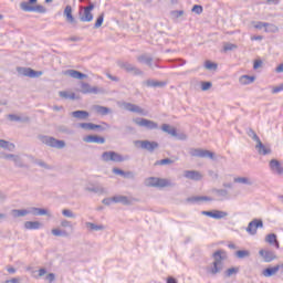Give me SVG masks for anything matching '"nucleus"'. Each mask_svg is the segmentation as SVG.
<instances>
[{"label":"nucleus","instance_id":"nucleus-29","mask_svg":"<svg viewBox=\"0 0 283 283\" xmlns=\"http://www.w3.org/2000/svg\"><path fill=\"white\" fill-rule=\"evenodd\" d=\"M270 168L272 171H276L280 176L283 174L282 164L277 159L270 160Z\"/></svg>","mask_w":283,"mask_h":283},{"label":"nucleus","instance_id":"nucleus-46","mask_svg":"<svg viewBox=\"0 0 283 283\" xmlns=\"http://www.w3.org/2000/svg\"><path fill=\"white\" fill-rule=\"evenodd\" d=\"M30 67H22V66H18L17 67V72L20 76H30Z\"/></svg>","mask_w":283,"mask_h":283},{"label":"nucleus","instance_id":"nucleus-56","mask_svg":"<svg viewBox=\"0 0 283 283\" xmlns=\"http://www.w3.org/2000/svg\"><path fill=\"white\" fill-rule=\"evenodd\" d=\"M0 147L2 149H14V144H9V142H6L4 139H0Z\"/></svg>","mask_w":283,"mask_h":283},{"label":"nucleus","instance_id":"nucleus-27","mask_svg":"<svg viewBox=\"0 0 283 283\" xmlns=\"http://www.w3.org/2000/svg\"><path fill=\"white\" fill-rule=\"evenodd\" d=\"M64 17H66L67 23H71L72 25H76L77 21L74 18V15L72 14V7L71 6L65 7Z\"/></svg>","mask_w":283,"mask_h":283},{"label":"nucleus","instance_id":"nucleus-2","mask_svg":"<svg viewBox=\"0 0 283 283\" xmlns=\"http://www.w3.org/2000/svg\"><path fill=\"white\" fill-rule=\"evenodd\" d=\"M101 160L103 163H125V160H129V156H123L114 150H108L102 154Z\"/></svg>","mask_w":283,"mask_h":283},{"label":"nucleus","instance_id":"nucleus-24","mask_svg":"<svg viewBox=\"0 0 283 283\" xmlns=\"http://www.w3.org/2000/svg\"><path fill=\"white\" fill-rule=\"evenodd\" d=\"M80 21H82V23H90L94 21V14L92 13V11H87V9H84L83 13L80 11Z\"/></svg>","mask_w":283,"mask_h":283},{"label":"nucleus","instance_id":"nucleus-30","mask_svg":"<svg viewBox=\"0 0 283 283\" xmlns=\"http://www.w3.org/2000/svg\"><path fill=\"white\" fill-rule=\"evenodd\" d=\"M85 227L87 229V231H90L91 233L94 231H105V226L103 224H96L94 222H85Z\"/></svg>","mask_w":283,"mask_h":283},{"label":"nucleus","instance_id":"nucleus-12","mask_svg":"<svg viewBox=\"0 0 283 283\" xmlns=\"http://www.w3.org/2000/svg\"><path fill=\"white\" fill-rule=\"evenodd\" d=\"M201 216H207L208 218H213L214 220H222V218H227V216H229V212L222 210H203L201 211Z\"/></svg>","mask_w":283,"mask_h":283},{"label":"nucleus","instance_id":"nucleus-17","mask_svg":"<svg viewBox=\"0 0 283 283\" xmlns=\"http://www.w3.org/2000/svg\"><path fill=\"white\" fill-rule=\"evenodd\" d=\"M254 148L256 149L259 156H269L272 153L271 147L264 145L261 139L259 143H256Z\"/></svg>","mask_w":283,"mask_h":283},{"label":"nucleus","instance_id":"nucleus-35","mask_svg":"<svg viewBox=\"0 0 283 283\" xmlns=\"http://www.w3.org/2000/svg\"><path fill=\"white\" fill-rule=\"evenodd\" d=\"M277 271H280L279 265H275L273 268H266L265 270H263L262 275L264 277H273V275H275Z\"/></svg>","mask_w":283,"mask_h":283},{"label":"nucleus","instance_id":"nucleus-15","mask_svg":"<svg viewBox=\"0 0 283 283\" xmlns=\"http://www.w3.org/2000/svg\"><path fill=\"white\" fill-rule=\"evenodd\" d=\"M184 176L188 180H195L196 182L200 181L203 178L202 174L198 170H185Z\"/></svg>","mask_w":283,"mask_h":283},{"label":"nucleus","instance_id":"nucleus-61","mask_svg":"<svg viewBox=\"0 0 283 283\" xmlns=\"http://www.w3.org/2000/svg\"><path fill=\"white\" fill-rule=\"evenodd\" d=\"M224 52H231L233 50H238V45L232 43H226L223 46Z\"/></svg>","mask_w":283,"mask_h":283},{"label":"nucleus","instance_id":"nucleus-36","mask_svg":"<svg viewBox=\"0 0 283 283\" xmlns=\"http://www.w3.org/2000/svg\"><path fill=\"white\" fill-rule=\"evenodd\" d=\"M265 242L268 244H274L276 249H280V242L277 241V234L270 233L265 237Z\"/></svg>","mask_w":283,"mask_h":283},{"label":"nucleus","instance_id":"nucleus-48","mask_svg":"<svg viewBox=\"0 0 283 283\" xmlns=\"http://www.w3.org/2000/svg\"><path fill=\"white\" fill-rule=\"evenodd\" d=\"M105 21V13H102L97 17L96 22L94 24V30H98L103 25V22Z\"/></svg>","mask_w":283,"mask_h":283},{"label":"nucleus","instance_id":"nucleus-54","mask_svg":"<svg viewBox=\"0 0 283 283\" xmlns=\"http://www.w3.org/2000/svg\"><path fill=\"white\" fill-rule=\"evenodd\" d=\"M169 63H177L172 67H182V65L187 64V61L182 59H175V60H169Z\"/></svg>","mask_w":283,"mask_h":283},{"label":"nucleus","instance_id":"nucleus-6","mask_svg":"<svg viewBox=\"0 0 283 283\" xmlns=\"http://www.w3.org/2000/svg\"><path fill=\"white\" fill-rule=\"evenodd\" d=\"M118 67H120L122 70H125V72H127L128 74H133L134 76H144L145 72H143V70L136 67V65L129 63V62H123L119 61L117 63Z\"/></svg>","mask_w":283,"mask_h":283},{"label":"nucleus","instance_id":"nucleus-40","mask_svg":"<svg viewBox=\"0 0 283 283\" xmlns=\"http://www.w3.org/2000/svg\"><path fill=\"white\" fill-rule=\"evenodd\" d=\"M161 130L165 132V134H168L169 136H176V127L169 125V124H163Z\"/></svg>","mask_w":283,"mask_h":283},{"label":"nucleus","instance_id":"nucleus-45","mask_svg":"<svg viewBox=\"0 0 283 283\" xmlns=\"http://www.w3.org/2000/svg\"><path fill=\"white\" fill-rule=\"evenodd\" d=\"M62 216L64 218H70L72 220L76 219V213H74V211H72L71 209H63L62 210Z\"/></svg>","mask_w":283,"mask_h":283},{"label":"nucleus","instance_id":"nucleus-10","mask_svg":"<svg viewBox=\"0 0 283 283\" xmlns=\"http://www.w3.org/2000/svg\"><path fill=\"white\" fill-rule=\"evenodd\" d=\"M20 8L23 12H39V14H45L48 12V9L41 4L28 6V3H20Z\"/></svg>","mask_w":283,"mask_h":283},{"label":"nucleus","instance_id":"nucleus-11","mask_svg":"<svg viewBox=\"0 0 283 283\" xmlns=\"http://www.w3.org/2000/svg\"><path fill=\"white\" fill-rule=\"evenodd\" d=\"M264 228V221L262 219H253L247 228V231L250 233V235H255L258 233V229Z\"/></svg>","mask_w":283,"mask_h":283},{"label":"nucleus","instance_id":"nucleus-32","mask_svg":"<svg viewBox=\"0 0 283 283\" xmlns=\"http://www.w3.org/2000/svg\"><path fill=\"white\" fill-rule=\"evenodd\" d=\"M157 32L159 34H165V32H167V30H170L171 28L169 27V24L166 21H159L156 23L155 25Z\"/></svg>","mask_w":283,"mask_h":283},{"label":"nucleus","instance_id":"nucleus-49","mask_svg":"<svg viewBox=\"0 0 283 283\" xmlns=\"http://www.w3.org/2000/svg\"><path fill=\"white\" fill-rule=\"evenodd\" d=\"M235 255L239 258V260H244V258H249V255H251V252L248 250H239L235 252Z\"/></svg>","mask_w":283,"mask_h":283},{"label":"nucleus","instance_id":"nucleus-57","mask_svg":"<svg viewBox=\"0 0 283 283\" xmlns=\"http://www.w3.org/2000/svg\"><path fill=\"white\" fill-rule=\"evenodd\" d=\"M39 76H43V71H34L31 69L29 72V78H39Z\"/></svg>","mask_w":283,"mask_h":283},{"label":"nucleus","instance_id":"nucleus-59","mask_svg":"<svg viewBox=\"0 0 283 283\" xmlns=\"http://www.w3.org/2000/svg\"><path fill=\"white\" fill-rule=\"evenodd\" d=\"M60 226L63 229H73L72 221H69L66 219L61 220Z\"/></svg>","mask_w":283,"mask_h":283},{"label":"nucleus","instance_id":"nucleus-58","mask_svg":"<svg viewBox=\"0 0 283 283\" xmlns=\"http://www.w3.org/2000/svg\"><path fill=\"white\" fill-rule=\"evenodd\" d=\"M57 132H60V134H72V130H70V128L65 125H60L56 127Z\"/></svg>","mask_w":283,"mask_h":283},{"label":"nucleus","instance_id":"nucleus-8","mask_svg":"<svg viewBox=\"0 0 283 283\" xmlns=\"http://www.w3.org/2000/svg\"><path fill=\"white\" fill-rule=\"evenodd\" d=\"M133 123L138 127H145L146 129H158V123L147 118H134Z\"/></svg>","mask_w":283,"mask_h":283},{"label":"nucleus","instance_id":"nucleus-60","mask_svg":"<svg viewBox=\"0 0 283 283\" xmlns=\"http://www.w3.org/2000/svg\"><path fill=\"white\" fill-rule=\"evenodd\" d=\"M155 165H174V160L170 159V158H165V159H161V160H157L155 163Z\"/></svg>","mask_w":283,"mask_h":283},{"label":"nucleus","instance_id":"nucleus-21","mask_svg":"<svg viewBox=\"0 0 283 283\" xmlns=\"http://www.w3.org/2000/svg\"><path fill=\"white\" fill-rule=\"evenodd\" d=\"M259 255L263 258L264 262H273V260L277 259L273 251L260 250Z\"/></svg>","mask_w":283,"mask_h":283},{"label":"nucleus","instance_id":"nucleus-47","mask_svg":"<svg viewBox=\"0 0 283 283\" xmlns=\"http://www.w3.org/2000/svg\"><path fill=\"white\" fill-rule=\"evenodd\" d=\"M234 182H239L240 185H253V182L251 181V179L247 178V177H237L234 178Z\"/></svg>","mask_w":283,"mask_h":283},{"label":"nucleus","instance_id":"nucleus-1","mask_svg":"<svg viewBox=\"0 0 283 283\" xmlns=\"http://www.w3.org/2000/svg\"><path fill=\"white\" fill-rule=\"evenodd\" d=\"M213 262L206 268L207 273L209 275H218L222 271H224V261L227 260V252L224 250H217L212 254Z\"/></svg>","mask_w":283,"mask_h":283},{"label":"nucleus","instance_id":"nucleus-25","mask_svg":"<svg viewBox=\"0 0 283 283\" xmlns=\"http://www.w3.org/2000/svg\"><path fill=\"white\" fill-rule=\"evenodd\" d=\"M143 85H146V87H165L167 85V82H160L158 80H146L143 82Z\"/></svg>","mask_w":283,"mask_h":283},{"label":"nucleus","instance_id":"nucleus-31","mask_svg":"<svg viewBox=\"0 0 283 283\" xmlns=\"http://www.w3.org/2000/svg\"><path fill=\"white\" fill-rule=\"evenodd\" d=\"M71 116L78 120H87V118H90V113L87 111H75L71 113Z\"/></svg>","mask_w":283,"mask_h":283},{"label":"nucleus","instance_id":"nucleus-4","mask_svg":"<svg viewBox=\"0 0 283 283\" xmlns=\"http://www.w3.org/2000/svg\"><path fill=\"white\" fill-rule=\"evenodd\" d=\"M80 92L81 94H106L107 91L103 87L92 86L87 82L80 83Z\"/></svg>","mask_w":283,"mask_h":283},{"label":"nucleus","instance_id":"nucleus-5","mask_svg":"<svg viewBox=\"0 0 283 283\" xmlns=\"http://www.w3.org/2000/svg\"><path fill=\"white\" fill-rule=\"evenodd\" d=\"M190 156L193 158H209L210 160H216V153L202 149V148H190Z\"/></svg>","mask_w":283,"mask_h":283},{"label":"nucleus","instance_id":"nucleus-28","mask_svg":"<svg viewBox=\"0 0 283 283\" xmlns=\"http://www.w3.org/2000/svg\"><path fill=\"white\" fill-rule=\"evenodd\" d=\"M137 61L139 63H145V65H148L150 70H154V59L151 56H148L147 54H143L137 57Z\"/></svg>","mask_w":283,"mask_h":283},{"label":"nucleus","instance_id":"nucleus-38","mask_svg":"<svg viewBox=\"0 0 283 283\" xmlns=\"http://www.w3.org/2000/svg\"><path fill=\"white\" fill-rule=\"evenodd\" d=\"M30 214V210L28 209H13L12 216L13 218H25V216Z\"/></svg>","mask_w":283,"mask_h":283},{"label":"nucleus","instance_id":"nucleus-51","mask_svg":"<svg viewBox=\"0 0 283 283\" xmlns=\"http://www.w3.org/2000/svg\"><path fill=\"white\" fill-rule=\"evenodd\" d=\"M205 67H206V70H210L212 72H216V70H218V64L207 60L205 62Z\"/></svg>","mask_w":283,"mask_h":283},{"label":"nucleus","instance_id":"nucleus-44","mask_svg":"<svg viewBox=\"0 0 283 283\" xmlns=\"http://www.w3.org/2000/svg\"><path fill=\"white\" fill-rule=\"evenodd\" d=\"M265 32H270L272 34H277V32H280V28L275 24L269 23L265 27Z\"/></svg>","mask_w":283,"mask_h":283},{"label":"nucleus","instance_id":"nucleus-42","mask_svg":"<svg viewBox=\"0 0 283 283\" xmlns=\"http://www.w3.org/2000/svg\"><path fill=\"white\" fill-rule=\"evenodd\" d=\"M12 161L14 163L15 167H19L20 169H28V165L23 163V159L19 155H17Z\"/></svg>","mask_w":283,"mask_h":283},{"label":"nucleus","instance_id":"nucleus-34","mask_svg":"<svg viewBox=\"0 0 283 283\" xmlns=\"http://www.w3.org/2000/svg\"><path fill=\"white\" fill-rule=\"evenodd\" d=\"M41 227H43V223H41L40 221H25L24 222V229H28L30 231L40 229Z\"/></svg>","mask_w":283,"mask_h":283},{"label":"nucleus","instance_id":"nucleus-7","mask_svg":"<svg viewBox=\"0 0 283 283\" xmlns=\"http://www.w3.org/2000/svg\"><path fill=\"white\" fill-rule=\"evenodd\" d=\"M119 107H122L123 109H126V112H132L133 114H139V116H147V111L129 102L120 103Z\"/></svg>","mask_w":283,"mask_h":283},{"label":"nucleus","instance_id":"nucleus-52","mask_svg":"<svg viewBox=\"0 0 283 283\" xmlns=\"http://www.w3.org/2000/svg\"><path fill=\"white\" fill-rule=\"evenodd\" d=\"M33 164L38 165V167H42V169H52V166L48 165L45 161L41 159H34Z\"/></svg>","mask_w":283,"mask_h":283},{"label":"nucleus","instance_id":"nucleus-33","mask_svg":"<svg viewBox=\"0 0 283 283\" xmlns=\"http://www.w3.org/2000/svg\"><path fill=\"white\" fill-rule=\"evenodd\" d=\"M60 98H64L65 101H76L78 97L76 93H70L67 91H60L59 92Z\"/></svg>","mask_w":283,"mask_h":283},{"label":"nucleus","instance_id":"nucleus-13","mask_svg":"<svg viewBox=\"0 0 283 283\" xmlns=\"http://www.w3.org/2000/svg\"><path fill=\"white\" fill-rule=\"evenodd\" d=\"M113 202L129 207V205H134V202H139V200L136 198H128L127 196L119 195L113 197Z\"/></svg>","mask_w":283,"mask_h":283},{"label":"nucleus","instance_id":"nucleus-62","mask_svg":"<svg viewBox=\"0 0 283 283\" xmlns=\"http://www.w3.org/2000/svg\"><path fill=\"white\" fill-rule=\"evenodd\" d=\"M191 12H195V14H202L203 8L200 4H195L191 9Z\"/></svg>","mask_w":283,"mask_h":283},{"label":"nucleus","instance_id":"nucleus-3","mask_svg":"<svg viewBox=\"0 0 283 283\" xmlns=\"http://www.w3.org/2000/svg\"><path fill=\"white\" fill-rule=\"evenodd\" d=\"M38 138L48 147H53L54 149H65V140L56 139L48 135H39Z\"/></svg>","mask_w":283,"mask_h":283},{"label":"nucleus","instance_id":"nucleus-26","mask_svg":"<svg viewBox=\"0 0 283 283\" xmlns=\"http://www.w3.org/2000/svg\"><path fill=\"white\" fill-rule=\"evenodd\" d=\"M7 118L11 120V123H30V117L28 116H19L15 114H9L7 115Z\"/></svg>","mask_w":283,"mask_h":283},{"label":"nucleus","instance_id":"nucleus-16","mask_svg":"<svg viewBox=\"0 0 283 283\" xmlns=\"http://www.w3.org/2000/svg\"><path fill=\"white\" fill-rule=\"evenodd\" d=\"M85 191H88L90 193H98L99 196L107 193V189L103 188V186L101 185H94V184L86 186Z\"/></svg>","mask_w":283,"mask_h":283},{"label":"nucleus","instance_id":"nucleus-19","mask_svg":"<svg viewBox=\"0 0 283 283\" xmlns=\"http://www.w3.org/2000/svg\"><path fill=\"white\" fill-rule=\"evenodd\" d=\"M92 112H95V114H99V116H107L112 114V108L101 105H93Z\"/></svg>","mask_w":283,"mask_h":283},{"label":"nucleus","instance_id":"nucleus-63","mask_svg":"<svg viewBox=\"0 0 283 283\" xmlns=\"http://www.w3.org/2000/svg\"><path fill=\"white\" fill-rule=\"evenodd\" d=\"M210 87H213V84L211 82H201L202 92H209Z\"/></svg>","mask_w":283,"mask_h":283},{"label":"nucleus","instance_id":"nucleus-22","mask_svg":"<svg viewBox=\"0 0 283 283\" xmlns=\"http://www.w3.org/2000/svg\"><path fill=\"white\" fill-rule=\"evenodd\" d=\"M29 213H31V216H48V218H50V211H48V209L45 208H36V207H31L29 209Z\"/></svg>","mask_w":283,"mask_h":283},{"label":"nucleus","instance_id":"nucleus-20","mask_svg":"<svg viewBox=\"0 0 283 283\" xmlns=\"http://www.w3.org/2000/svg\"><path fill=\"white\" fill-rule=\"evenodd\" d=\"M84 143H95L96 145H105V137L98 135H87L84 137Z\"/></svg>","mask_w":283,"mask_h":283},{"label":"nucleus","instance_id":"nucleus-37","mask_svg":"<svg viewBox=\"0 0 283 283\" xmlns=\"http://www.w3.org/2000/svg\"><path fill=\"white\" fill-rule=\"evenodd\" d=\"M52 235H55V238H70V232L66 230H61L59 228H54L51 230Z\"/></svg>","mask_w":283,"mask_h":283},{"label":"nucleus","instance_id":"nucleus-50","mask_svg":"<svg viewBox=\"0 0 283 283\" xmlns=\"http://www.w3.org/2000/svg\"><path fill=\"white\" fill-rule=\"evenodd\" d=\"M146 187H158V178L149 177L146 179Z\"/></svg>","mask_w":283,"mask_h":283},{"label":"nucleus","instance_id":"nucleus-23","mask_svg":"<svg viewBox=\"0 0 283 283\" xmlns=\"http://www.w3.org/2000/svg\"><path fill=\"white\" fill-rule=\"evenodd\" d=\"M213 199L208 196H195V197H188L186 199V202H211Z\"/></svg>","mask_w":283,"mask_h":283},{"label":"nucleus","instance_id":"nucleus-14","mask_svg":"<svg viewBox=\"0 0 283 283\" xmlns=\"http://www.w3.org/2000/svg\"><path fill=\"white\" fill-rule=\"evenodd\" d=\"M63 75L70 76L71 78H75L76 81H84V78H87V74L82 73L81 71L73 70V69L63 71Z\"/></svg>","mask_w":283,"mask_h":283},{"label":"nucleus","instance_id":"nucleus-39","mask_svg":"<svg viewBox=\"0 0 283 283\" xmlns=\"http://www.w3.org/2000/svg\"><path fill=\"white\" fill-rule=\"evenodd\" d=\"M239 82L241 85H251V83L255 82V76H251V75H242L239 78Z\"/></svg>","mask_w":283,"mask_h":283},{"label":"nucleus","instance_id":"nucleus-9","mask_svg":"<svg viewBox=\"0 0 283 283\" xmlns=\"http://www.w3.org/2000/svg\"><path fill=\"white\" fill-rule=\"evenodd\" d=\"M136 145H139L140 149H145L146 151H149V154H154L158 147H160V144L158 142H149V140H137Z\"/></svg>","mask_w":283,"mask_h":283},{"label":"nucleus","instance_id":"nucleus-43","mask_svg":"<svg viewBox=\"0 0 283 283\" xmlns=\"http://www.w3.org/2000/svg\"><path fill=\"white\" fill-rule=\"evenodd\" d=\"M212 192L216 193L219 198H229V190L213 188Z\"/></svg>","mask_w":283,"mask_h":283},{"label":"nucleus","instance_id":"nucleus-18","mask_svg":"<svg viewBox=\"0 0 283 283\" xmlns=\"http://www.w3.org/2000/svg\"><path fill=\"white\" fill-rule=\"evenodd\" d=\"M78 127H81V129H86V130L97 129V132H105V127H103V125H98L94 123H81L78 124Z\"/></svg>","mask_w":283,"mask_h":283},{"label":"nucleus","instance_id":"nucleus-64","mask_svg":"<svg viewBox=\"0 0 283 283\" xmlns=\"http://www.w3.org/2000/svg\"><path fill=\"white\" fill-rule=\"evenodd\" d=\"M170 14H171V17L174 18V19H180V17H182L184 14H185V11H182V10H174V11H171L170 12Z\"/></svg>","mask_w":283,"mask_h":283},{"label":"nucleus","instance_id":"nucleus-55","mask_svg":"<svg viewBox=\"0 0 283 283\" xmlns=\"http://www.w3.org/2000/svg\"><path fill=\"white\" fill-rule=\"evenodd\" d=\"M157 187H171V182L167 179L157 178Z\"/></svg>","mask_w":283,"mask_h":283},{"label":"nucleus","instance_id":"nucleus-53","mask_svg":"<svg viewBox=\"0 0 283 283\" xmlns=\"http://www.w3.org/2000/svg\"><path fill=\"white\" fill-rule=\"evenodd\" d=\"M248 136L250 138H252V140H254V143H259L261 140L260 137L258 136V134L255 133V130H253V128L248 129Z\"/></svg>","mask_w":283,"mask_h":283},{"label":"nucleus","instance_id":"nucleus-41","mask_svg":"<svg viewBox=\"0 0 283 283\" xmlns=\"http://www.w3.org/2000/svg\"><path fill=\"white\" fill-rule=\"evenodd\" d=\"M238 273H240V268H229L224 271L223 276L233 277V275H238Z\"/></svg>","mask_w":283,"mask_h":283}]
</instances>
